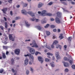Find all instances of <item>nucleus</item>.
I'll return each mask as SVG.
<instances>
[{
  "instance_id": "obj_1",
  "label": "nucleus",
  "mask_w": 75,
  "mask_h": 75,
  "mask_svg": "<svg viewBox=\"0 0 75 75\" xmlns=\"http://www.w3.org/2000/svg\"><path fill=\"white\" fill-rule=\"evenodd\" d=\"M41 16H52V14L50 13H47V11L44 10L42 11L41 13Z\"/></svg>"
},
{
  "instance_id": "obj_2",
  "label": "nucleus",
  "mask_w": 75,
  "mask_h": 75,
  "mask_svg": "<svg viewBox=\"0 0 75 75\" xmlns=\"http://www.w3.org/2000/svg\"><path fill=\"white\" fill-rule=\"evenodd\" d=\"M27 48L29 50V51L32 54H34L35 53V50L33 48H31L30 47H27Z\"/></svg>"
},
{
  "instance_id": "obj_3",
  "label": "nucleus",
  "mask_w": 75,
  "mask_h": 75,
  "mask_svg": "<svg viewBox=\"0 0 75 75\" xmlns=\"http://www.w3.org/2000/svg\"><path fill=\"white\" fill-rule=\"evenodd\" d=\"M30 45L32 47H35V48H38V46L37 45L35 41H33L32 44L30 43Z\"/></svg>"
},
{
  "instance_id": "obj_4",
  "label": "nucleus",
  "mask_w": 75,
  "mask_h": 75,
  "mask_svg": "<svg viewBox=\"0 0 75 75\" xmlns=\"http://www.w3.org/2000/svg\"><path fill=\"white\" fill-rule=\"evenodd\" d=\"M24 56L25 57H29V58H31L32 60H34V57L30 54H25Z\"/></svg>"
},
{
  "instance_id": "obj_5",
  "label": "nucleus",
  "mask_w": 75,
  "mask_h": 75,
  "mask_svg": "<svg viewBox=\"0 0 75 75\" xmlns=\"http://www.w3.org/2000/svg\"><path fill=\"white\" fill-rule=\"evenodd\" d=\"M9 38L10 40H12V41H14V38H15V36L14 35L13 37V34H9Z\"/></svg>"
},
{
  "instance_id": "obj_6",
  "label": "nucleus",
  "mask_w": 75,
  "mask_h": 75,
  "mask_svg": "<svg viewBox=\"0 0 75 75\" xmlns=\"http://www.w3.org/2000/svg\"><path fill=\"white\" fill-rule=\"evenodd\" d=\"M36 28H37L38 30H40V31H43V30H44V28L42 27V26H37Z\"/></svg>"
},
{
  "instance_id": "obj_7",
  "label": "nucleus",
  "mask_w": 75,
  "mask_h": 75,
  "mask_svg": "<svg viewBox=\"0 0 75 75\" xmlns=\"http://www.w3.org/2000/svg\"><path fill=\"white\" fill-rule=\"evenodd\" d=\"M55 55L56 56V58L57 59H60L61 57L59 56V52H56L55 53Z\"/></svg>"
},
{
  "instance_id": "obj_8",
  "label": "nucleus",
  "mask_w": 75,
  "mask_h": 75,
  "mask_svg": "<svg viewBox=\"0 0 75 75\" xmlns=\"http://www.w3.org/2000/svg\"><path fill=\"white\" fill-rule=\"evenodd\" d=\"M20 52V50L18 49H17L15 50V53L16 55H19Z\"/></svg>"
},
{
  "instance_id": "obj_9",
  "label": "nucleus",
  "mask_w": 75,
  "mask_h": 75,
  "mask_svg": "<svg viewBox=\"0 0 75 75\" xmlns=\"http://www.w3.org/2000/svg\"><path fill=\"white\" fill-rule=\"evenodd\" d=\"M27 13L30 16H31L32 17H35V15H34V13L31 11H29Z\"/></svg>"
},
{
  "instance_id": "obj_10",
  "label": "nucleus",
  "mask_w": 75,
  "mask_h": 75,
  "mask_svg": "<svg viewBox=\"0 0 75 75\" xmlns=\"http://www.w3.org/2000/svg\"><path fill=\"white\" fill-rule=\"evenodd\" d=\"M30 20L32 21H35L36 22H38L40 21V20L38 19H36L35 18H30Z\"/></svg>"
},
{
  "instance_id": "obj_11",
  "label": "nucleus",
  "mask_w": 75,
  "mask_h": 75,
  "mask_svg": "<svg viewBox=\"0 0 75 75\" xmlns=\"http://www.w3.org/2000/svg\"><path fill=\"white\" fill-rule=\"evenodd\" d=\"M38 59L40 62L42 64L44 61V59L42 58V57H38Z\"/></svg>"
},
{
  "instance_id": "obj_12",
  "label": "nucleus",
  "mask_w": 75,
  "mask_h": 75,
  "mask_svg": "<svg viewBox=\"0 0 75 75\" xmlns=\"http://www.w3.org/2000/svg\"><path fill=\"white\" fill-rule=\"evenodd\" d=\"M45 47H46V48L49 49V50H51V47H50V46L48 45V44L47 43H46V45H45L44 46H42V47L43 48Z\"/></svg>"
},
{
  "instance_id": "obj_13",
  "label": "nucleus",
  "mask_w": 75,
  "mask_h": 75,
  "mask_svg": "<svg viewBox=\"0 0 75 75\" xmlns=\"http://www.w3.org/2000/svg\"><path fill=\"white\" fill-rule=\"evenodd\" d=\"M57 17H61V16H62V13L60 12H58L57 13Z\"/></svg>"
},
{
  "instance_id": "obj_14",
  "label": "nucleus",
  "mask_w": 75,
  "mask_h": 75,
  "mask_svg": "<svg viewBox=\"0 0 75 75\" xmlns=\"http://www.w3.org/2000/svg\"><path fill=\"white\" fill-rule=\"evenodd\" d=\"M42 6H43L42 3L41 2H39L38 5V8H41V7H42Z\"/></svg>"
},
{
  "instance_id": "obj_15",
  "label": "nucleus",
  "mask_w": 75,
  "mask_h": 75,
  "mask_svg": "<svg viewBox=\"0 0 75 75\" xmlns=\"http://www.w3.org/2000/svg\"><path fill=\"white\" fill-rule=\"evenodd\" d=\"M55 21L56 23H57L58 24H59L60 23V20H59V19L57 17H56L55 18Z\"/></svg>"
},
{
  "instance_id": "obj_16",
  "label": "nucleus",
  "mask_w": 75,
  "mask_h": 75,
  "mask_svg": "<svg viewBox=\"0 0 75 75\" xmlns=\"http://www.w3.org/2000/svg\"><path fill=\"white\" fill-rule=\"evenodd\" d=\"M25 25H26V27H29V26L30 25V24L28 23V21H25Z\"/></svg>"
},
{
  "instance_id": "obj_17",
  "label": "nucleus",
  "mask_w": 75,
  "mask_h": 75,
  "mask_svg": "<svg viewBox=\"0 0 75 75\" xmlns=\"http://www.w3.org/2000/svg\"><path fill=\"white\" fill-rule=\"evenodd\" d=\"M21 13L22 14H25V15H26L27 14V11L25 10H23L21 11Z\"/></svg>"
},
{
  "instance_id": "obj_18",
  "label": "nucleus",
  "mask_w": 75,
  "mask_h": 75,
  "mask_svg": "<svg viewBox=\"0 0 75 75\" xmlns=\"http://www.w3.org/2000/svg\"><path fill=\"white\" fill-rule=\"evenodd\" d=\"M63 63L64 66L65 67H68L69 65V64L68 63L65 62H63Z\"/></svg>"
},
{
  "instance_id": "obj_19",
  "label": "nucleus",
  "mask_w": 75,
  "mask_h": 75,
  "mask_svg": "<svg viewBox=\"0 0 75 75\" xmlns=\"http://www.w3.org/2000/svg\"><path fill=\"white\" fill-rule=\"evenodd\" d=\"M28 59L25 60V65H27L28 64Z\"/></svg>"
},
{
  "instance_id": "obj_20",
  "label": "nucleus",
  "mask_w": 75,
  "mask_h": 75,
  "mask_svg": "<svg viewBox=\"0 0 75 75\" xmlns=\"http://www.w3.org/2000/svg\"><path fill=\"white\" fill-rule=\"evenodd\" d=\"M12 71L13 72V73H15L14 74V75H16L17 74V71L15 70L14 71V70L13 69H12Z\"/></svg>"
},
{
  "instance_id": "obj_21",
  "label": "nucleus",
  "mask_w": 75,
  "mask_h": 75,
  "mask_svg": "<svg viewBox=\"0 0 75 75\" xmlns=\"http://www.w3.org/2000/svg\"><path fill=\"white\" fill-rule=\"evenodd\" d=\"M2 10L4 14H6V11H7V8H4V9H2Z\"/></svg>"
},
{
  "instance_id": "obj_22",
  "label": "nucleus",
  "mask_w": 75,
  "mask_h": 75,
  "mask_svg": "<svg viewBox=\"0 0 75 75\" xmlns=\"http://www.w3.org/2000/svg\"><path fill=\"white\" fill-rule=\"evenodd\" d=\"M60 40H62L64 38V37L62 36V34H61L60 35V36L59 37Z\"/></svg>"
},
{
  "instance_id": "obj_23",
  "label": "nucleus",
  "mask_w": 75,
  "mask_h": 75,
  "mask_svg": "<svg viewBox=\"0 0 75 75\" xmlns=\"http://www.w3.org/2000/svg\"><path fill=\"white\" fill-rule=\"evenodd\" d=\"M58 41H57V40H55L53 42V44L55 45V44H58Z\"/></svg>"
},
{
  "instance_id": "obj_24",
  "label": "nucleus",
  "mask_w": 75,
  "mask_h": 75,
  "mask_svg": "<svg viewBox=\"0 0 75 75\" xmlns=\"http://www.w3.org/2000/svg\"><path fill=\"white\" fill-rule=\"evenodd\" d=\"M46 33L47 35H50L51 34L50 32L49 31H46Z\"/></svg>"
},
{
  "instance_id": "obj_25",
  "label": "nucleus",
  "mask_w": 75,
  "mask_h": 75,
  "mask_svg": "<svg viewBox=\"0 0 75 75\" xmlns=\"http://www.w3.org/2000/svg\"><path fill=\"white\" fill-rule=\"evenodd\" d=\"M50 65L52 67H55V65H54V62H52L50 63Z\"/></svg>"
},
{
  "instance_id": "obj_26",
  "label": "nucleus",
  "mask_w": 75,
  "mask_h": 75,
  "mask_svg": "<svg viewBox=\"0 0 75 75\" xmlns=\"http://www.w3.org/2000/svg\"><path fill=\"white\" fill-rule=\"evenodd\" d=\"M57 46L56 47V48H59L60 49H61V48H62V46L59 45H57Z\"/></svg>"
},
{
  "instance_id": "obj_27",
  "label": "nucleus",
  "mask_w": 75,
  "mask_h": 75,
  "mask_svg": "<svg viewBox=\"0 0 75 75\" xmlns=\"http://www.w3.org/2000/svg\"><path fill=\"white\" fill-rule=\"evenodd\" d=\"M63 59L64 61H69V59H68L67 58V57H64V58H63Z\"/></svg>"
},
{
  "instance_id": "obj_28",
  "label": "nucleus",
  "mask_w": 75,
  "mask_h": 75,
  "mask_svg": "<svg viewBox=\"0 0 75 75\" xmlns=\"http://www.w3.org/2000/svg\"><path fill=\"white\" fill-rule=\"evenodd\" d=\"M14 59H12L11 60V64L12 65H13V64H14Z\"/></svg>"
},
{
  "instance_id": "obj_29",
  "label": "nucleus",
  "mask_w": 75,
  "mask_h": 75,
  "mask_svg": "<svg viewBox=\"0 0 75 75\" xmlns=\"http://www.w3.org/2000/svg\"><path fill=\"white\" fill-rule=\"evenodd\" d=\"M28 4L27 3H23V7H27Z\"/></svg>"
},
{
  "instance_id": "obj_30",
  "label": "nucleus",
  "mask_w": 75,
  "mask_h": 75,
  "mask_svg": "<svg viewBox=\"0 0 75 75\" xmlns=\"http://www.w3.org/2000/svg\"><path fill=\"white\" fill-rule=\"evenodd\" d=\"M3 48L4 49H5V50H7V49H8V46H3Z\"/></svg>"
},
{
  "instance_id": "obj_31",
  "label": "nucleus",
  "mask_w": 75,
  "mask_h": 75,
  "mask_svg": "<svg viewBox=\"0 0 75 75\" xmlns=\"http://www.w3.org/2000/svg\"><path fill=\"white\" fill-rule=\"evenodd\" d=\"M2 57L3 58H6V54H5V53H3L2 54Z\"/></svg>"
},
{
  "instance_id": "obj_32",
  "label": "nucleus",
  "mask_w": 75,
  "mask_h": 75,
  "mask_svg": "<svg viewBox=\"0 0 75 75\" xmlns=\"http://www.w3.org/2000/svg\"><path fill=\"white\" fill-rule=\"evenodd\" d=\"M46 22H46V21H45V20H42L41 21V23L42 24H44V23H46Z\"/></svg>"
},
{
  "instance_id": "obj_33",
  "label": "nucleus",
  "mask_w": 75,
  "mask_h": 75,
  "mask_svg": "<svg viewBox=\"0 0 75 75\" xmlns=\"http://www.w3.org/2000/svg\"><path fill=\"white\" fill-rule=\"evenodd\" d=\"M47 55H51V56H52V55H53V54H52L49 52L47 53Z\"/></svg>"
},
{
  "instance_id": "obj_34",
  "label": "nucleus",
  "mask_w": 75,
  "mask_h": 75,
  "mask_svg": "<svg viewBox=\"0 0 75 75\" xmlns=\"http://www.w3.org/2000/svg\"><path fill=\"white\" fill-rule=\"evenodd\" d=\"M72 39V37H69L68 39V41H71V40Z\"/></svg>"
},
{
  "instance_id": "obj_35",
  "label": "nucleus",
  "mask_w": 75,
  "mask_h": 75,
  "mask_svg": "<svg viewBox=\"0 0 75 75\" xmlns=\"http://www.w3.org/2000/svg\"><path fill=\"white\" fill-rule=\"evenodd\" d=\"M73 61L72 59V60H70L69 61L70 64L72 65V63H73Z\"/></svg>"
},
{
  "instance_id": "obj_36",
  "label": "nucleus",
  "mask_w": 75,
  "mask_h": 75,
  "mask_svg": "<svg viewBox=\"0 0 75 75\" xmlns=\"http://www.w3.org/2000/svg\"><path fill=\"white\" fill-rule=\"evenodd\" d=\"M50 25L49 24H47L46 25L44 26L45 28H48V27H49V26Z\"/></svg>"
},
{
  "instance_id": "obj_37",
  "label": "nucleus",
  "mask_w": 75,
  "mask_h": 75,
  "mask_svg": "<svg viewBox=\"0 0 75 75\" xmlns=\"http://www.w3.org/2000/svg\"><path fill=\"white\" fill-rule=\"evenodd\" d=\"M38 54H41V53L38 52H36L35 53V55H38Z\"/></svg>"
},
{
  "instance_id": "obj_38",
  "label": "nucleus",
  "mask_w": 75,
  "mask_h": 75,
  "mask_svg": "<svg viewBox=\"0 0 75 75\" xmlns=\"http://www.w3.org/2000/svg\"><path fill=\"white\" fill-rule=\"evenodd\" d=\"M5 27L6 28H7V22H5Z\"/></svg>"
},
{
  "instance_id": "obj_39",
  "label": "nucleus",
  "mask_w": 75,
  "mask_h": 75,
  "mask_svg": "<svg viewBox=\"0 0 75 75\" xmlns=\"http://www.w3.org/2000/svg\"><path fill=\"white\" fill-rule=\"evenodd\" d=\"M45 62H49L50 61V59L47 58H45Z\"/></svg>"
},
{
  "instance_id": "obj_40",
  "label": "nucleus",
  "mask_w": 75,
  "mask_h": 75,
  "mask_svg": "<svg viewBox=\"0 0 75 75\" xmlns=\"http://www.w3.org/2000/svg\"><path fill=\"white\" fill-rule=\"evenodd\" d=\"M54 44H53V43L52 44V45H51V48H52V49H54Z\"/></svg>"
},
{
  "instance_id": "obj_41",
  "label": "nucleus",
  "mask_w": 75,
  "mask_h": 75,
  "mask_svg": "<svg viewBox=\"0 0 75 75\" xmlns=\"http://www.w3.org/2000/svg\"><path fill=\"white\" fill-rule=\"evenodd\" d=\"M69 71V70L67 68V69H65L64 71H65V72H68Z\"/></svg>"
},
{
  "instance_id": "obj_42",
  "label": "nucleus",
  "mask_w": 75,
  "mask_h": 75,
  "mask_svg": "<svg viewBox=\"0 0 75 75\" xmlns=\"http://www.w3.org/2000/svg\"><path fill=\"white\" fill-rule=\"evenodd\" d=\"M0 28L1 29H2V30H3V29H4V27H3V26H0Z\"/></svg>"
},
{
  "instance_id": "obj_43",
  "label": "nucleus",
  "mask_w": 75,
  "mask_h": 75,
  "mask_svg": "<svg viewBox=\"0 0 75 75\" xmlns=\"http://www.w3.org/2000/svg\"><path fill=\"white\" fill-rule=\"evenodd\" d=\"M29 71L28 70H27L26 71V74L27 75H28L29 74Z\"/></svg>"
},
{
  "instance_id": "obj_44",
  "label": "nucleus",
  "mask_w": 75,
  "mask_h": 75,
  "mask_svg": "<svg viewBox=\"0 0 75 75\" xmlns=\"http://www.w3.org/2000/svg\"><path fill=\"white\" fill-rule=\"evenodd\" d=\"M52 2H51L48 4L49 6H51V5H52Z\"/></svg>"
},
{
  "instance_id": "obj_45",
  "label": "nucleus",
  "mask_w": 75,
  "mask_h": 75,
  "mask_svg": "<svg viewBox=\"0 0 75 75\" xmlns=\"http://www.w3.org/2000/svg\"><path fill=\"white\" fill-rule=\"evenodd\" d=\"M3 72V69H1L0 70V73H2Z\"/></svg>"
},
{
  "instance_id": "obj_46",
  "label": "nucleus",
  "mask_w": 75,
  "mask_h": 75,
  "mask_svg": "<svg viewBox=\"0 0 75 75\" xmlns=\"http://www.w3.org/2000/svg\"><path fill=\"white\" fill-rule=\"evenodd\" d=\"M72 68H73V69H75V65H73L72 66Z\"/></svg>"
},
{
  "instance_id": "obj_47",
  "label": "nucleus",
  "mask_w": 75,
  "mask_h": 75,
  "mask_svg": "<svg viewBox=\"0 0 75 75\" xmlns=\"http://www.w3.org/2000/svg\"><path fill=\"white\" fill-rule=\"evenodd\" d=\"M64 50H66V48H67V45H65L64 46Z\"/></svg>"
},
{
  "instance_id": "obj_48",
  "label": "nucleus",
  "mask_w": 75,
  "mask_h": 75,
  "mask_svg": "<svg viewBox=\"0 0 75 75\" xmlns=\"http://www.w3.org/2000/svg\"><path fill=\"white\" fill-rule=\"evenodd\" d=\"M55 27V26L54 25H51V28H54V27Z\"/></svg>"
},
{
  "instance_id": "obj_49",
  "label": "nucleus",
  "mask_w": 75,
  "mask_h": 75,
  "mask_svg": "<svg viewBox=\"0 0 75 75\" xmlns=\"http://www.w3.org/2000/svg\"><path fill=\"white\" fill-rule=\"evenodd\" d=\"M8 1L10 3H12V0H9Z\"/></svg>"
},
{
  "instance_id": "obj_50",
  "label": "nucleus",
  "mask_w": 75,
  "mask_h": 75,
  "mask_svg": "<svg viewBox=\"0 0 75 75\" xmlns=\"http://www.w3.org/2000/svg\"><path fill=\"white\" fill-rule=\"evenodd\" d=\"M7 38H8V37H7L6 36V37L5 38V41H7Z\"/></svg>"
},
{
  "instance_id": "obj_51",
  "label": "nucleus",
  "mask_w": 75,
  "mask_h": 75,
  "mask_svg": "<svg viewBox=\"0 0 75 75\" xmlns=\"http://www.w3.org/2000/svg\"><path fill=\"white\" fill-rule=\"evenodd\" d=\"M54 19L53 18H51L50 19V20L51 21H54Z\"/></svg>"
},
{
  "instance_id": "obj_52",
  "label": "nucleus",
  "mask_w": 75,
  "mask_h": 75,
  "mask_svg": "<svg viewBox=\"0 0 75 75\" xmlns=\"http://www.w3.org/2000/svg\"><path fill=\"white\" fill-rule=\"evenodd\" d=\"M10 14L11 16H13V12L12 11H11L10 12Z\"/></svg>"
},
{
  "instance_id": "obj_53",
  "label": "nucleus",
  "mask_w": 75,
  "mask_h": 75,
  "mask_svg": "<svg viewBox=\"0 0 75 75\" xmlns=\"http://www.w3.org/2000/svg\"><path fill=\"white\" fill-rule=\"evenodd\" d=\"M16 7L17 8H19V7H20V5H16Z\"/></svg>"
},
{
  "instance_id": "obj_54",
  "label": "nucleus",
  "mask_w": 75,
  "mask_h": 75,
  "mask_svg": "<svg viewBox=\"0 0 75 75\" xmlns=\"http://www.w3.org/2000/svg\"><path fill=\"white\" fill-rule=\"evenodd\" d=\"M53 31H54V32H56V31H57V30L56 29H54L53 30Z\"/></svg>"
},
{
  "instance_id": "obj_55",
  "label": "nucleus",
  "mask_w": 75,
  "mask_h": 75,
  "mask_svg": "<svg viewBox=\"0 0 75 75\" xmlns=\"http://www.w3.org/2000/svg\"><path fill=\"white\" fill-rule=\"evenodd\" d=\"M28 41H30V40L29 39L28 40H25V42H28Z\"/></svg>"
},
{
  "instance_id": "obj_56",
  "label": "nucleus",
  "mask_w": 75,
  "mask_h": 75,
  "mask_svg": "<svg viewBox=\"0 0 75 75\" xmlns=\"http://www.w3.org/2000/svg\"><path fill=\"white\" fill-rule=\"evenodd\" d=\"M38 13L39 14H40V15H41V12L40 11H38Z\"/></svg>"
},
{
  "instance_id": "obj_57",
  "label": "nucleus",
  "mask_w": 75,
  "mask_h": 75,
  "mask_svg": "<svg viewBox=\"0 0 75 75\" xmlns=\"http://www.w3.org/2000/svg\"><path fill=\"white\" fill-rule=\"evenodd\" d=\"M8 53H9L8 52V51H7L6 52V55H8Z\"/></svg>"
},
{
  "instance_id": "obj_58",
  "label": "nucleus",
  "mask_w": 75,
  "mask_h": 75,
  "mask_svg": "<svg viewBox=\"0 0 75 75\" xmlns=\"http://www.w3.org/2000/svg\"><path fill=\"white\" fill-rule=\"evenodd\" d=\"M29 65H32V63H31V62H29Z\"/></svg>"
},
{
  "instance_id": "obj_59",
  "label": "nucleus",
  "mask_w": 75,
  "mask_h": 75,
  "mask_svg": "<svg viewBox=\"0 0 75 75\" xmlns=\"http://www.w3.org/2000/svg\"><path fill=\"white\" fill-rule=\"evenodd\" d=\"M30 71H32V72H33V69L31 68H30Z\"/></svg>"
},
{
  "instance_id": "obj_60",
  "label": "nucleus",
  "mask_w": 75,
  "mask_h": 75,
  "mask_svg": "<svg viewBox=\"0 0 75 75\" xmlns=\"http://www.w3.org/2000/svg\"><path fill=\"white\" fill-rule=\"evenodd\" d=\"M71 3L72 4H75V2H71Z\"/></svg>"
},
{
  "instance_id": "obj_61",
  "label": "nucleus",
  "mask_w": 75,
  "mask_h": 75,
  "mask_svg": "<svg viewBox=\"0 0 75 75\" xmlns=\"http://www.w3.org/2000/svg\"><path fill=\"white\" fill-rule=\"evenodd\" d=\"M61 31V30H60V29H58V32L59 33Z\"/></svg>"
},
{
  "instance_id": "obj_62",
  "label": "nucleus",
  "mask_w": 75,
  "mask_h": 75,
  "mask_svg": "<svg viewBox=\"0 0 75 75\" xmlns=\"http://www.w3.org/2000/svg\"><path fill=\"white\" fill-rule=\"evenodd\" d=\"M4 19L5 20V21H7V19H6V17H4Z\"/></svg>"
},
{
  "instance_id": "obj_63",
  "label": "nucleus",
  "mask_w": 75,
  "mask_h": 75,
  "mask_svg": "<svg viewBox=\"0 0 75 75\" xmlns=\"http://www.w3.org/2000/svg\"><path fill=\"white\" fill-rule=\"evenodd\" d=\"M19 18L18 17H16V18L15 19V20H18Z\"/></svg>"
},
{
  "instance_id": "obj_64",
  "label": "nucleus",
  "mask_w": 75,
  "mask_h": 75,
  "mask_svg": "<svg viewBox=\"0 0 75 75\" xmlns=\"http://www.w3.org/2000/svg\"><path fill=\"white\" fill-rule=\"evenodd\" d=\"M55 59V57L53 56V58H52V60H54Z\"/></svg>"
}]
</instances>
